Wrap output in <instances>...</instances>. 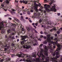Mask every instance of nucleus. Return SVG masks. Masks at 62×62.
I'll return each mask as SVG.
<instances>
[{
  "label": "nucleus",
  "instance_id": "44",
  "mask_svg": "<svg viewBox=\"0 0 62 62\" xmlns=\"http://www.w3.org/2000/svg\"><path fill=\"white\" fill-rule=\"evenodd\" d=\"M10 53V51L9 50H8L7 51V53L8 54H9V53Z\"/></svg>",
  "mask_w": 62,
  "mask_h": 62
},
{
  "label": "nucleus",
  "instance_id": "37",
  "mask_svg": "<svg viewBox=\"0 0 62 62\" xmlns=\"http://www.w3.org/2000/svg\"><path fill=\"white\" fill-rule=\"evenodd\" d=\"M55 37H56L57 38V34L56 33H55L54 34Z\"/></svg>",
  "mask_w": 62,
  "mask_h": 62
},
{
  "label": "nucleus",
  "instance_id": "29",
  "mask_svg": "<svg viewBox=\"0 0 62 62\" xmlns=\"http://www.w3.org/2000/svg\"><path fill=\"white\" fill-rule=\"evenodd\" d=\"M11 55L12 57V58H13L14 57H15V56H16L15 54H11Z\"/></svg>",
  "mask_w": 62,
  "mask_h": 62
},
{
  "label": "nucleus",
  "instance_id": "7",
  "mask_svg": "<svg viewBox=\"0 0 62 62\" xmlns=\"http://www.w3.org/2000/svg\"><path fill=\"white\" fill-rule=\"evenodd\" d=\"M49 43H48V48L47 47L48 49H52V43H51V42H48Z\"/></svg>",
  "mask_w": 62,
  "mask_h": 62
},
{
  "label": "nucleus",
  "instance_id": "50",
  "mask_svg": "<svg viewBox=\"0 0 62 62\" xmlns=\"http://www.w3.org/2000/svg\"><path fill=\"white\" fill-rule=\"evenodd\" d=\"M43 37L45 39H47V37H46V36H44Z\"/></svg>",
  "mask_w": 62,
  "mask_h": 62
},
{
  "label": "nucleus",
  "instance_id": "32",
  "mask_svg": "<svg viewBox=\"0 0 62 62\" xmlns=\"http://www.w3.org/2000/svg\"><path fill=\"white\" fill-rule=\"evenodd\" d=\"M31 61V62H35V61H36V59H34L32 61Z\"/></svg>",
  "mask_w": 62,
  "mask_h": 62
},
{
  "label": "nucleus",
  "instance_id": "54",
  "mask_svg": "<svg viewBox=\"0 0 62 62\" xmlns=\"http://www.w3.org/2000/svg\"><path fill=\"white\" fill-rule=\"evenodd\" d=\"M30 11L31 12H33L34 10H30Z\"/></svg>",
  "mask_w": 62,
  "mask_h": 62
},
{
  "label": "nucleus",
  "instance_id": "51",
  "mask_svg": "<svg viewBox=\"0 0 62 62\" xmlns=\"http://www.w3.org/2000/svg\"><path fill=\"white\" fill-rule=\"evenodd\" d=\"M47 0H44V3H47Z\"/></svg>",
  "mask_w": 62,
  "mask_h": 62
},
{
  "label": "nucleus",
  "instance_id": "33",
  "mask_svg": "<svg viewBox=\"0 0 62 62\" xmlns=\"http://www.w3.org/2000/svg\"><path fill=\"white\" fill-rule=\"evenodd\" d=\"M13 30L14 31V32H15L14 33L15 34H16V31H15V28H13Z\"/></svg>",
  "mask_w": 62,
  "mask_h": 62
},
{
  "label": "nucleus",
  "instance_id": "27",
  "mask_svg": "<svg viewBox=\"0 0 62 62\" xmlns=\"http://www.w3.org/2000/svg\"><path fill=\"white\" fill-rule=\"evenodd\" d=\"M41 6V4L39 3L38 4V5L36 6V7H35V8H38V6H39V7H40Z\"/></svg>",
  "mask_w": 62,
  "mask_h": 62
},
{
  "label": "nucleus",
  "instance_id": "43",
  "mask_svg": "<svg viewBox=\"0 0 62 62\" xmlns=\"http://www.w3.org/2000/svg\"><path fill=\"white\" fill-rule=\"evenodd\" d=\"M12 39H15V38H14V36H13L12 37Z\"/></svg>",
  "mask_w": 62,
  "mask_h": 62
},
{
  "label": "nucleus",
  "instance_id": "41",
  "mask_svg": "<svg viewBox=\"0 0 62 62\" xmlns=\"http://www.w3.org/2000/svg\"><path fill=\"white\" fill-rule=\"evenodd\" d=\"M1 6L2 7H4V4H2L1 5Z\"/></svg>",
  "mask_w": 62,
  "mask_h": 62
},
{
  "label": "nucleus",
  "instance_id": "18",
  "mask_svg": "<svg viewBox=\"0 0 62 62\" xmlns=\"http://www.w3.org/2000/svg\"><path fill=\"white\" fill-rule=\"evenodd\" d=\"M2 25L0 24V26H1V27H2V29H3V23H5V22H4V21H3L2 22Z\"/></svg>",
  "mask_w": 62,
  "mask_h": 62
},
{
  "label": "nucleus",
  "instance_id": "26",
  "mask_svg": "<svg viewBox=\"0 0 62 62\" xmlns=\"http://www.w3.org/2000/svg\"><path fill=\"white\" fill-rule=\"evenodd\" d=\"M47 41L46 40H45V41H44L43 42V44H47Z\"/></svg>",
  "mask_w": 62,
  "mask_h": 62
},
{
  "label": "nucleus",
  "instance_id": "25",
  "mask_svg": "<svg viewBox=\"0 0 62 62\" xmlns=\"http://www.w3.org/2000/svg\"><path fill=\"white\" fill-rule=\"evenodd\" d=\"M17 26V24H13L12 26L14 27H16V26Z\"/></svg>",
  "mask_w": 62,
  "mask_h": 62
},
{
  "label": "nucleus",
  "instance_id": "21",
  "mask_svg": "<svg viewBox=\"0 0 62 62\" xmlns=\"http://www.w3.org/2000/svg\"><path fill=\"white\" fill-rule=\"evenodd\" d=\"M57 34H59L60 33V30H58V31H57Z\"/></svg>",
  "mask_w": 62,
  "mask_h": 62
},
{
  "label": "nucleus",
  "instance_id": "39",
  "mask_svg": "<svg viewBox=\"0 0 62 62\" xmlns=\"http://www.w3.org/2000/svg\"><path fill=\"white\" fill-rule=\"evenodd\" d=\"M28 10H29L28 9H27V8H25V11H26V12H27L26 11H28Z\"/></svg>",
  "mask_w": 62,
  "mask_h": 62
},
{
  "label": "nucleus",
  "instance_id": "56",
  "mask_svg": "<svg viewBox=\"0 0 62 62\" xmlns=\"http://www.w3.org/2000/svg\"><path fill=\"white\" fill-rule=\"evenodd\" d=\"M40 37L41 38H43V35H40Z\"/></svg>",
  "mask_w": 62,
  "mask_h": 62
},
{
  "label": "nucleus",
  "instance_id": "38",
  "mask_svg": "<svg viewBox=\"0 0 62 62\" xmlns=\"http://www.w3.org/2000/svg\"><path fill=\"white\" fill-rule=\"evenodd\" d=\"M50 32H53V31H54V30L53 29H51V30H50Z\"/></svg>",
  "mask_w": 62,
  "mask_h": 62
},
{
  "label": "nucleus",
  "instance_id": "46",
  "mask_svg": "<svg viewBox=\"0 0 62 62\" xmlns=\"http://www.w3.org/2000/svg\"><path fill=\"white\" fill-rule=\"evenodd\" d=\"M58 39V38H57V37H56V38H55V39H54V40H57Z\"/></svg>",
  "mask_w": 62,
  "mask_h": 62
},
{
  "label": "nucleus",
  "instance_id": "4",
  "mask_svg": "<svg viewBox=\"0 0 62 62\" xmlns=\"http://www.w3.org/2000/svg\"><path fill=\"white\" fill-rule=\"evenodd\" d=\"M39 52L38 53H37L36 52H33L32 54V56L33 57H36V56L38 55H39Z\"/></svg>",
  "mask_w": 62,
  "mask_h": 62
},
{
  "label": "nucleus",
  "instance_id": "59",
  "mask_svg": "<svg viewBox=\"0 0 62 62\" xmlns=\"http://www.w3.org/2000/svg\"><path fill=\"white\" fill-rule=\"evenodd\" d=\"M9 37L10 39H11V38H12V37L11 36H10Z\"/></svg>",
  "mask_w": 62,
  "mask_h": 62
},
{
  "label": "nucleus",
  "instance_id": "62",
  "mask_svg": "<svg viewBox=\"0 0 62 62\" xmlns=\"http://www.w3.org/2000/svg\"><path fill=\"white\" fill-rule=\"evenodd\" d=\"M22 60L23 61H25V59H23Z\"/></svg>",
  "mask_w": 62,
  "mask_h": 62
},
{
  "label": "nucleus",
  "instance_id": "19",
  "mask_svg": "<svg viewBox=\"0 0 62 62\" xmlns=\"http://www.w3.org/2000/svg\"><path fill=\"white\" fill-rule=\"evenodd\" d=\"M26 28L28 31H29L30 30H31V28H30L29 27H27Z\"/></svg>",
  "mask_w": 62,
  "mask_h": 62
},
{
  "label": "nucleus",
  "instance_id": "12",
  "mask_svg": "<svg viewBox=\"0 0 62 62\" xmlns=\"http://www.w3.org/2000/svg\"><path fill=\"white\" fill-rule=\"evenodd\" d=\"M20 2L21 3H24L25 4H27V1H25L24 0L20 1Z\"/></svg>",
  "mask_w": 62,
  "mask_h": 62
},
{
  "label": "nucleus",
  "instance_id": "23",
  "mask_svg": "<svg viewBox=\"0 0 62 62\" xmlns=\"http://www.w3.org/2000/svg\"><path fill=\"white\" fill-rule=\"evenodd\" d=\"M52 29H53V31H55L56 32V31L57 30V29H56V28H55V27H54Z\"/></svg>",
  "mask_w": 62,
  "mask_h": 62
},
{
  "label": "nucleus",
  "instance_id": "5",
  "mask_svg": "<svg viewBox=\"0 0 62 62\" xmlns=\"http://www.w3.org/2000/svg\"><path fill=\"white\" fill-rule=\"evenodd\" d=\"M53 39L54 38L53 37H48V38L47 39V41H48V42H51V40L52 39Z\"/></svg>",
  "mask_w": 62,
  "mask_h": 62
},
{
  "label": "nucleus",
  "instance_id": "63",
  "mask_svg": "<svg viewBox=\"0 0 62 62\" xmlns=\"http://www.w3.org/2000/svg\"><path fill=\"white\" fill-rule=\"evenodd\" d=\"M35 24L36 26H37L38 25V23H36Z\"/></svg>",
  "mask_w": 62,
  "mask_h": 62
},
{
  "label": "nucleus",
  "instance_id": "47",
  "mask_svg": "<svg viewBox=\"0 0 62 62\" xmlns=\"http://www.w3.org/2000/svg\"><path fill=\"white\" fill-rule=\"evenodd\" d=\"M19 9H20V8L18 7H17V10L18 11H19Z\"/></svg>",
  "mask_w": 62,
  "mask_h": 62
},
{
  "label": "nucleus",
  "instance_id": "55",
  "mask_svg": "<svg viewBox=\"0 0 62 62\" xmlns=\"http://www.w3.org/2000/svg\"><path fill=\"white\" fill-rule=\"evenodd\" d=\"M45 22H47V19H45L44 20Z\"/></svg>",
  "mask_w": 62,
  "mask_h": 62
},
{
  "label": "nucleus",
  "instance_id": "30",
  "mask_svg": "<svg viewBox=\"0 0 62 62\" xmlns=\"http://www.w3.org/2000/svg\"><path fill=\"white\" fill-rule=\"evenodd\" d=\"M34 5H35V7H37V6H38V4H36V2H34Z\"/></svg>",
  "mask_w": 62,
  "mask_h": 62
},
{
  "label": "nucleus",
  "instance_id": "2",
  "mask_svg": "<svg viewBox=\"0 0 62 62\" xmlns=\"http://www.w3.org/2000/svg\"><path fill=\"white\" fill-rule=\"evenodd\" d=\"M21 38H22L20 39V40H23L22 41H20V43L22 45H23V44H24L25 47V44L26 43V42H27L26 40H25L27 38H28V36L27 35H24V36H21Z\"/></svg>",
  "mask_w": 62,
  "mask_h": 62
},
{
  "label": "nucleus",
  "instance_id": "45",
  "mask_svg": "<svg viewBox=\"0 0 62 62\" xmlns=\"http://www.w3.org/2000/svg\"><path fill=\"white\" fill-rule=\"evenodd\" d=\"M13 31H13V29H12L11 30V33H12V32H13Z\"/></svg>",
  "mask_w": 62,
  "mask_h": 62
},
{
  "label": "nucleus",
  "instance_id": "10",
  "mask_svg": "<svg viewBox=\"0 0 62 62\" xmlns=\"http://www.w3.org/2000/svg\"><path fill=\"white\" fill-rule=\"evenodd\" d=\"M54 6H53V8L52 9V11H54V12H56V9H55V6L54 5Z\"/></svg>",
  "mask_w": 62,
  "mask_h": 62
},
{
  "label": "nucleus",
  "instance_id": "36",
  "mask_svg": "<svg viewBox=\"0 0 62 62\" xmlns=\"http://www.w3.org/2000/svg\"><path fill=\"white\" fill-rule=\"evenodd\" d=\"M34 31L35 32V33H38V32L37 31H36V30H35V29H34Z\"/></svg>",
  "mask_w": 62,
  "mask_h": 62
},
{
  "label": "nucleus",
  "instance_id": "22",
  "mask_svg": "<svg viewBox=\"0 0 62 62\" xmlns=\"http://www.w3.org/2000/svg\"><path fill=\"white\" fill-rule=\"evenodd\" d=\"M5 38H6V39L9 40H10V38L9 37H7V36H6V37H5Z\"/></svg>",
  "mask_w": 62,
  "mask_h": 62
},
{
  "label": "nucleus",
  "instance_id": "60",
  "mask_svg": "<svg viewBox=\"0 0 62 62\" xmlns=\"http://www.w3.org/2000/svg\"><path fill=\"white\" fill-rule=\"evenodd\" d=\"M37 44V43H35L33 45L34 46H35V45H36Z\"/></svg>",
  "mask_w": 62,
  "mask_h": 62
},
{
  "label": "nucleus",
  "instance_id": "17",
  "mask_svg": "<svg viewBox=\"0 0 62 62\" xmlns=\"http://www.w3.org/2000/svg\"><path fill=\"white\" fill-rule=\"evenodd\" d=\"M12 11H11L10 12H11L12 14H15V13L14 12V11H15V10L14 9H12Z\"/></svg>",
  "mask_w": 62,
  "mask_h": 62
},
{
  "label": "nucleus",
  "instance_id": "1",
  "mask_svg": "<svg viewBox=\"0 0 62 62\" xmlns=\"http://www.w3.org/2000/svg\"><path fill=\"white\" fill-rule=\"evenodd\" d=\"M60 48H57L56 50L52 54V55L54 57V60H55V59H57V58H58L59 57V55H60Z\"/></svg>",
  "mask_w": 62,
  "mask_h": 62
},
{
  "label": "nucleus",
  "instance_id": "24",
  "mask_svg": "<svg viewBox=\"0 0 62 62\" xmlns=\"http://www.w3.org/2000/svg\"><path fill=\"white\" fill-rule=\"evenodd\" d=\"M15 32H12L10 33L11 34V36H13V35H15V34H16V33H15Z\"/></svg>",
  "mask_w": 62,
  "mask_h": 62
},
{
  "label": "nucleus",
  "instance_id": "13",
  "mask_svg": "<svg viewBox=\"0 0 62 62\" xmlns=\"http://www.w3.org/2000/svg\"><path fill=\"white\" fill-rule=\"evenodd\" d=\"M3 29V28L2 29H0V30H1V29H2V30L1 32V33H2V34H4V33H6V31L5 30H2Z\"/></svg>",
  "mask_w": 62,
  "mask_h": 62
},
{
  "label": "nucleus",
  "instance_id": "40",
  "mask_svg": "<svg viewBox=\"0 0 62 62\" xmlns=\"http://www.w3.org/2000/svg\"><path fill=\"white\" fill-rule=\"evenodd\" d=\"M56 42H53V45H55L56 44Z\"/></svg>",
  "mask_w": 62,
  "mask_h": 62
},
{
  "label": "nucleus",
  "instance_id": "16",
  "mask_svg": "<svg viewBox=\"0 0 62 62\" xmlns=\"http://www.w3.org/2000/svg\"><path fill=\"white\" fill-rule=\"evenodd\" d=\"M36 7H34V9H35V12H39V9L37 8H36Z\"/></svg>",
  "mask_w": 62,
  "mask_h": 62
},
{
  "label": "nucleus",
  "instance_id": "57",
  "mask_svg": "<svg viewBox=\"0 0 62 62\" xmlns=\"http://www.w3.org/2000/svg\"><path fill=\"white\" fill-rule=\"evenodd\" d=\"M40 34H43V32H42V31H41L40 32Z\"/></svg>",
  "mask_w": 62,
  "mask_h": 62
},
{
  "label": "nucleus",
  "instance_id": "58",
  "mask_svg": "<svg viewBox=\"0 0 62 62\" xmlns=\"http://www.w3.org/2000/svg\"><path fill=\"white\" fill-rule=\"evenodd\" d=\"M22 31H24V29H23V28H22Z\"/></svg>",
  "mask_w": 62,
  "mask_h": 62
},
{
  "label": "nucleus",
  "instance_id": "15",
  "mask_svg": "<svg viewBox=\"0 0 62 62\" xmlns=\"http://www.w3.org/2000/svg\"><path fill=\"white\" fill-rule=\"evenodd\" d=\"M7 35H9V33H11V30L10 29H8L7 31Z\"/></svg>",
  "mask_w": 62,
  "mask_h": 62
},
{
  "label": "nucleus",
  "instance_id": "31",
  "mask_svg": "<svg viewBox=\"0 0 62 62\" xmlns=\"http://www.w3.org/2000/svg\"><path fill=\"white\" fill-rule=\"evenodd\" d=\"M36 62H40V60L39 59H38L36 60Z\"/></svg>",
  "mask_w": 62,
  "mask_h": 62
},
{
  "label": "nucleus",
  "instance_id": "48",
  "mask_svg": "<svg viewBox=\"0 0 62 62\" xmlns=\"http://www.w3.org/2000/svg\"><path fill=\"white\" fill-rule=\"evenodd\" d=\"M2 8V9H4V10H5V11H7V9H4V8Z\"/></svg>",
  "mask_w": 62,
  "mask_h": 62
},
{
  "label": "nucleus",
  "instance_id": "34",
  "mask_svg": "<svg viewBox=\"0 0 62 62\" xmlns=\"http://www.w3.org/2000/svg\"><path fill=\"white\" fill-rule=\"evenodd\" d=\"M5 2L7 4H9V1L8 0H5Z\"/></svg>",
  "mask_w": 62,
  "mask_h": 62
},
{
  "label": "nucleus",
  "instance_id": "52",
  "mask_svg": "<svg viewBox=\"0 0 62 62\" xmlns=\"http://www.w3.org/2000/svg\"><path fill=\"white\" fill-rule=\"evenodd\" d=\"M39 40H40V41H41V39L40 38H38Z\"/></svg>",
  "mask_w": 62,
  "mask_h": 62
},
{
  "label": "nucleus",
  "instance_id": "6",
  "mask_svg": "<svg viewBox=\"0 0 62 62\" xmlns=\"http://www.w3.org/2000/svg\"><path fill=\"white\" fill-rule=\"evenodd\" d=\"M17 56H18V57L20 58V57H24V55L23 54H17Z\"/></svg>",
  "mask_w": 62,
  "mask_h": 62
},
{
  "label": "nucleus",
  "instance_id": "35",
  "mask_svg": "<svg viewBox=\"0 0 62 62\" xmlns=\"http://www.w3.org/2000/svg\"><path fill=\"white\" fill-rule=\"evenodd\" d=\"M18 0H15V4L16 3H18Z\"/></svg>",
  "mask_w": 62,
  "mask_h": 62
},
{
  "label": "nucleus",
  "instance_id": "61",
  "mask_svg": "<svg viewBox=\"0 0 62 62\" xmlns=\"http://www.w3.org/2000/svg\"><path fill=\"white\" fill-rule=\"evenodd\" d=\"M57 15L58 16H60V13H58L57 14Z\"/></svg>",
  "mask_w": 62,
  "mask_h": 62
},
{
  "label": "nucleus",
  "instance_id": "42",
  "mask_svg": "<svg viewBox=\"0 0 62 62\" xmlns=\"http://www.w3.org/2000/svg\"><path fill=\"white\" fill-rule=\"evenodd\" d=\"M44 34H45V35H47V32L46 31H45L44 32Z\"/></svg>",
  "mask_w": 62,
  "mask_h": 62
},
{
  "label": "nucleus",
  "instance_id": "28",
  "mask_svg": "<svg viewBox=\"0 0 62 62\" xmlns=\"http://www.w3.org/2000/svg\"><path fill=\"white\" fill-rule=\"evenodd\" d=\"M50 49H51L50 50V53H54V50H53L52 49V48H50Z\"/></svg>",
  "mask_w": 62,
  "mask_h": 62
},
{
  "label": "nucleus",
  "instance_id": "9",
  "mask_svg": "<svg viewBox=\"0 0 62 62\" xmlns=\"http://www.w3.org/2000/svg\"><path fill=\"white\" fill-rule=\"evenodd\" d=\"M12 24H13V23H7V24L6 27H8L9 26H12Z\"/></svg>",
  "mask_w": 62,
  "mask_h": 62
},
{
  "label": "nucleus",
  "instance_id": "11",
  "mask_svg": "<svg viewBox=\"0 0 62 62\" xmlns=\"http://www.w3.org/2000/svg\"><path fill=\"white\" fill-rule=\"evenodd\" d=\"M50 7V6L49 5H47V6L46 7H45L44 8L45 9H46V10L48 11L49 10V9H48V8H49Z\"/></svg>",
  "mask_w": 62,
  "mask_h": 62
},
{
  "label": "nucleus",
  "instance_id": "53",
  "mask_svg": "<svg viewBox=\"0 0 62 62\" xmlns=\"http://www.w3.org/2000/svg\"><path fill=\"white\" fill-rule=\"evenodd\" d=\"M27 14L29 15H30V12H29V11H28Z\"/></svg>",
  "mask_w": 62,
  "mask_h": 62
},
{
  "label": "nucleus",
  "instance_id": "14",
  "mask_svg": "<svg viewBox=\"0 0 62 62\" xmlns=\"http://www.w3.org/2000/svg\"><path fill=\"white\" fill-rule=\"evenodd\" d=\"M35 38V37H34V35H31L30 37L29 38V39H34Z\"/></svg>",
  "mask_w": 62,
  "mask_h": 62
},
{
  "label": "nucleus",
  "instance_id": "20",
  "mask_svg": "<svg viewBox=\"0 0 62 62\" xmlns=\"http://www.w3.org/2000/svg\"><path fill=\"white\" fill-rule=\"evenodd\" d=\"M13 18L14 19V20H16V22H19V20L17 19V18L15 17H14Z\"/></svg>",
  "mask_w": 62,
  "mask_h": 62
},
{
  "label": "nucleus",
  "instance_id": "64",
  "mask_svg": "<svg viewBox=\"0 0 62 62\" xmlns=\"http://www.w3.org/2000/svg\"><path fill=\"white\" fill-rule=\"evenodd\" d=\"M60 62H62V58H61V61Z\"/></svg>",
  "mask_w": 62,
  "mask_h": 62
},
{
  "label": "nucleus",
  "instance_id": "8",
  "mask_svg": "<svg viewBox=\"0 0 62 62\" xmlns=\"http://www.w3.org/2000/svg\"><path fill=\"white\" fill-rule=\"evenodd\" d=\"M38 14H37L36 13H35L34 14V15L35 16H32V18H37V16H39H39H40V14H38Z\"/></svg>",
  "mask_w": 62,
  "mask_h": 62
},
{
  "label": "nucleus",
  "instance_id": "3",
  "mask_svg": "<svg viewBox=\"0 0 62 62\" xmlns=\"http://www.w3.org/2000/svg\"><path fill=\"white\" fill-rule=\"evenodd\" d=\"M27 42H26L25 44V48H26V49H30L31 50H32V47L30 46H28V44H29L31 43L27 41V40H26Z\"/></svg>",
  "mask_w": 62,
  "mask_h": 62
},
{
  "label": "nucleus",
  "instance_id": "49",
  "mask_svg": "<svg viewBox=\"0 0 62 62\" xmlns=\"http://www.w3.org/2000/svg\"><path fill=\"white\" fill-rule=\"evenodd\" d=\"M3 59H2V60H0V61L1 62H3V61H4V60H3Z\"/></svg>",
  "mask_w": 62,
  "mask_h": 62
}]
</instances>
